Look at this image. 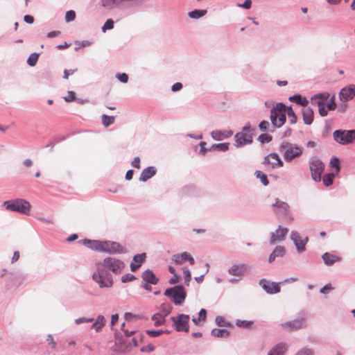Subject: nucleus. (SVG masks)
Returning a JSON list of instances; mask_svg holds the SVG:
<instances>
[{"instance_id":"nucleus-1","label":"nucleus","mask_w":355,"mask_h":355,"mask_svg":"<svg viewBox=\"0 0 355 355\" xmlns=\"http://www.w3.org/2000/svg\"><path fill=\"white\" fill-rule=\"evenodd\" d=\"M125 268V263L115 257H109L103 262L96 263V272L92 275V279L101 288H109L112 286V275L105 270L107 269L115 274H120Z\"/></svg>"},{"instance_id":"nucleus-2","label":"nucleus","mask_w":355,"mask_h":355,"mask_svg":"<svg viewBox=\"0 0 355 355\" xmlns=\"http://www.w3.org/2000/svg\"><path fill=\"white\" fill-rule=\"evenodd\" d=\"M83 244L91 249L110 254H118L125 252L124 247L119 243L114 241L85 239L83 240Z\"/></svg>"},{"instance_id":"nucleus-3","label":"nucleus","mask_w":355,"mask_h":355,"mask_svg":"<svg viewBox=\"0 0 355 355\" xmlns=\"http://www.w3.org/2000/svg\"><path fill=\"white\" fill-rule=\"evenodd\" d=\"M6 209L8 211H16L25 215H30L31 205L24 199L17 198L14 200H8L3 202Z\"/></svg>"},{"instance_id":"nucleus-4","label":"nucleus","mask_w":355,"mask_h":355,"mask_svg":"<svg viewBox=\"0 0 355 355\" xmlns=\"http://www.w3.org/2000/svg\"><path fill=\"white\" fill-rule=\"evenodd\" d=\"M286 107L282 103H277L270 112V121L274 127L280 128L286 122Z\"/></svg>"},{"instance_id":"nucleus-5","label":"nucleus","mask_w":355,"mask_h":355,"mask_svg":"<svg viewBox=\"0 0 355 355\" xmlns=\"http://www.w3.org/2000/svg\"><path fill=\"white\" fill-rule=\"evenodd\" d=\"M279 150L284 153V159L291 162L302 154L303 148L296 144L284 142L281 144Z\"/></svg>"},{"instance_id":"nucleus-6","label":"nucleus","mask_w":355,"mask_h":355,"mask_svg":"<svg viewBox=\"0 0 355 355\" xmlns=\"http://www.w3.org/2000/svg\"><path fill=\"white\" fill-rule=\"evenodd\" d=\"M334 139L338 144L347 145L355 141V130H337L333 133Z\"/></svg>"},{"instance_id":"nucleus-7","label":"nucleus","mask_w":355,"mask_h":355,"mask_svg":"<svg viewBox=\"0 0 355 355\" xmlns=\"http://www.w3.org/2000/svg\"><path fill=\"white\" fill-rule=\"evenodd\" d=\"M164 295L170 297L175 304H182L186 298V291L182 286H176L166 289Z\"/></svg>"},{"instance_id":"nucleus-8","label":"nucleus","mask_w":355,"mask_h":355,"mask_svg":"<svg viewBox=\"0 0 355 355\" xmlns=\"http://www.w3.org/2000/svg\"><path fill=\"white\" fill-rule=\"evenodd\" d=\"M311 177L315 182H320L324 171V164L318 158H312L309 162Z\"/></svg>"},{"instance_id":"nucleus-9","label":"nucleus","mask_w":355,"mask_h":355,"mask_svg":"<svg viewBox=\"0 0 355 355\" xmlns=\"http://www.w3.org/2000/svg\"><path fill=\"white\" fill-rule=\"evenodd\" d=\"M236 142L238 145H245L252 141V130L249 123L246 124L241 132L235 135Z\"/></svg>"},{"instance_id":"nucleus-10","label":"nucleus","mask_w":355,"mask_h":355,"mask_svg":"<svg viewBox=\"0 0 355 355\" xmlns=\"http://www.w3.org/2000/svg\"><path fill=\"white\" fill-rule=\"evenodd\" d=\"M171 320L173 322V326L178 331H189V322L190 317L189 315L180 314L176 317H172Z\"/></svg>"},{"instance_id":"nucleus-11","label":"nucleus","mask_w":355,"mask_h":355,"mask_svg":"<svg viewBox=\"0 0 355 355\" xmlns=\"http://www.w3.org/2000/svg\"><path fill=\"white\" fill-rule=\"evenodd\" d=\"M263 164L268 168H275L283 166L282 161L280 159L279 157L276 153H270V155L266 156L264 159Z\"/></svg>"},{"instance_id":"nucleus-12","label":"nucleus","mask_w":355,"mask_h":355,"mask_svg":"<svg viewBox=\"0 0 355 355\" xmlns=\"http://www.w3.org/2000/svg\"><path fill=\"white\" fill-rule=\"evenodd\" d=\"M288 232V229L283 227L279 225L275 232L271 234L270 239V243L271 244L275 243L277 241H282L285 239L286 234Z\"/></svg>"},{"instance_id":"nucleus-13","label":"nucleus","mask_w":355,"mask_h":355,"mask_svg":"<svg viewBox=\"0 0 355 355\" xmlns=\"http://www.w3.org/2000/svg\"><path fill=\"white\" fill-rule=\"evenodd\" d=\"M304 318L295 319L291 322H287L282 324V327L288 331L297 330L305 326Z\"/></svg>"},{"instance_id":"nucleus-14","label":"nucleus","mask_w":355,"mask_h":355,"mask_svg":"<svg viewBox=\"0 0 355 355\" xmlns=\"http://www.w3.org/2000/svg\"><path fill=\"white\" fill-rule=\"evenodd\" d=\"M355 96V85H349L343 88L339 93V98L342 101H347L352 99Z\"/></svg>"},{"instance_id":"nucleus-15","label":"nucleus","mask_w":355,"mask_h":355,"mask_svg":"<svg viewBox=\"0 0 355 355\" xmlns=\"http://www.w3.org/2000/svg\"><path fill=\"white\" fill-rule=\"evenodd\" d=\"M260 285L268 293L270 294L277 293L280 291V286L278 284L275 282H270L265 279H262L260 282Z\"/></svg>"},{"instance_id":"nucleus-16","label":"nucleus","mask_w":355,"mask_h":355,"mask_svg":"<svg viewBox=\"0 0 355 355\" xmlns=\"http://www.w3.org/2000/svg\"><path fill=\"white\" fill-rule=\"evenodd\" d=\"M274 211L279 214H287L289 211V206L287 203L280 201L279 199H276L275 202L272 204Z\"/></svg>"},{"instance_id":"nucleus-17","label":"nucleus","mask_w":355,"mask_h":355,"mask_svg":"<svg viewBox=\"0 0 355 355\" xmlns=\"http://www.w3.org/2000/svg\"><path fill=\"white\" fill-rule=\"evenodd\" d=\"M291 239L295 243L297 249L299 252L304 251L305 250V245L306 241H308V238H306L305 240H302L300 238V236L297 232H292L291 233Z\"/></svg>"},{"instance_id":"nucleus-18","label":"nucleus","mask_w":355,"mask_h":355,"mask_svg":"<svg viewBox=\"0 0 355 355\" xmlns=\"http://www.w3.org/2000/svg\"><path fill=\"white\" fill-rule=\"evenodd\" d=\"M146 258V253H141L139 254H136L133 257V261L130 263V268L132 272L136 271L144 262Z\"/></svg>"},{"instance_id":"nucleus-19","label":"nucleus","mask_w":355,"mask_h":355,"mask_svg":"<svg viewBox=\"0 0 355 355\" xmlns=\"http://www.w3.org/2000/svg\"><path fill=\"white\" fill-rule=\"evenodd\" d=\"M173 260L177 264H182L188 261L191 265L194 264L193 258L187 252H183L180 254H175L173 256Z\"/></svg>"},{"instance_id":"nucleus-20","label":"nucleus","mask_w":355,"mask_h":355,"mask_svg":"<svg viewBox=\"0 0 355 355\" xmlns=\"http://www.w3.org/2000/svg\"><path fill=\"white\" fill-rule=\"evenodd\" d=\"M248 268L245 264L234 265L229 269V272L234 276H241L248 270Z\"/></svg>"},{"instance_id":"nucleus-21","label":"nucleus","mask_w":355,"mask_h":355,"mask_svg":"<svg viewBox=\"0 0 355 355\" xmlns=\"http://www.w3.org/2000/svg\"><path fill=\"white\" fill-rule=\"evenodd\" d=\"M156 173V169L154 166H148L144 168L140 175L139 180L141 182H146Z\"/></svg>"},{"instance_id":"nucleus-22","label":"nucleus","mask_w":355,"mask_h":355,"mask_svg":"<svg viewBox=\"0 0 355 355\" xmlns=\"http://www.w3.org/2000/svg\"><path fill=\"white\" fill-rule=\"evenodd\" d=\"M142 279L146 283L151 284H156L158 282V278L156 277L152 270L148 269L145 270L142 274Z\"/></svg>"},{"instance_id":"nucleus-23","label":"nucleus","mask_w":355,"mask_h":355,"mask_svg":"<svg viewBox=\"0 0 355 355\" xmlns=\"http://www.w3.org/2000/svg\"><path fill=\"white\" fill-rule=\"evenodd\" d=\"M303 121L305 124L311 125L313 121L314 114L313 111L310 107H306L302 111Z\"/></svg>"},{"instance_id":"nucleus-24","label":"nucleus","mask_w":355,"mask_h":355,"mask_svg":"<svg viewBox=\"0 0 355 355\" xmlns=\"http://www.w3.org/2000/svg\"><path fill=\"white\" fill-rule=\"evenodd\" d=\"M286 350L287 346L285 344L280 343L271 349L268 355H284Z\"/></svg>"},{"instance_id":"nucleus-25","label":"nucleus","mask_w":355,"mask_h":355,"mask_svg":"<svg viewBox=\"0 0 355 355\" xmlns=\"http://www.w3.org/2000/svg\"><path fill=\"white\" fill-rule=\"evenodd\" d=\"M322 259L324 263L328 266H331L336 261H338L341 259L340 257L328 252H326L322 255Z\"/></svg>"},{"instance_id":"nucleus-26","label":"nucleus","mask_w":355,"mask_h":355,"mask_svg":"<svg viewBox=\"0 0 355 355\" xmlns=\"http://www.w3.org/2000/svg\"><path fill=\"white\" fill-rule=\"evenodd\" d=\"M232 135L231 131H220L214 130L211 132V136L215 140H222L225 138H228Z\"/></svg>"},{"instance_id":"nucleus-27","label":"nucleus","mask_w":355,"mask_h":355,"mask_svg":"<svg viewBox=\"0 0 355 355\" xmlns=\"http://www.w3.org/2000/svg\"><path fill=\"white\" fill-rule=\"evenodd\" d=\"M285 248L283 246H277L275 248V249L273 250V252L270 254L269 257V262H272L275 261L276 257H283L285 254Z\"/></svg>"},{"instance_id":"nucleus-28","label":"nucleus","mask_w":355,"mask_h":355,"mask_svg":"<svg viewBox=\"0 0 355 355\" xmlns=\"http://www.w3.org/2000/svg\"><path fill=\"white\" fill-rule=\"evenodd\" d=\"M105 324V319L103 315H98L96 321L92 325V329L96 332L100 331Z\"/></svg>"},{"instance_id":"nucleus-29","label":"nucleus","mask_w":355,"mask_h":355,"mask_svg":"<svg viewBox=\"0 0 355 355\" xmlns=\"http://www.w3.org/2000/svg\"><path fill=\"white\" fill-rule=\"evenodd\" d=\"M289 101H295L297 104L306 107L309 101L306 98H302L300 95H295L289 97Z\"/></svg>"},{"instance_id":"nucleus-30","label":"nucleus","mask_w":355,"mask_h":355,"mask_svg":"<svg viewBox=\"0 0 355 355\" xmlns=\"http://www.w3.org/2000/svg\"><path fill=\"white\" fill-rule=\"evenodd\" d=\"M164 315L162 313H157L152 316V320L154 322V325L157 327L162 325L164 322Z\"/></svg>"},{"instance_id":"nucleus-31","label":"nucleus","mask_w":355,"mask_h":355,"mask_svg":"<svg viewBox=\"0 0 355 355\" xmlns=\"http://www.w3.org/2000/svg\"><path fill=\"white\" fill-rule=\"evenodd\" d=\"M211 334L217 338H227L229 336V332L226 329H214L211 331Z\"/></svg>"},{"instance_id":"nucleus-32","label":"nucleus","mask_w":355,"mask_h":355,"mask_svg":"<svg viewBox=\"0 0 355 355\" xmlns=\"http://www.w3.org/2000/svg\"><path fill=\"white\" fill-rule=\"evenodd\" d=\"M101 120L103 125L107 128L114 123L115 117L112 116L103 114L101 116Z\"/></svg>"},{"instance_id":"nucleus-33","label":"nucleus","mask_w":355,"mask_h":355,"mask_svg":"<svg viewBox=\"0 0 355 355\" xmlns=\"http://www.w3.org/2000/svg\"><path fill=\"white\" fill-rule=\"evenodd\" d=\"M286 114L291 123L294 124L297 122V116L291 107L286 108Z\"/></svg>"},{"instance_id":"nucleus-34","label":"nucleus","mask_w":355,"mask_h":355,"mask_svg":"<svg viewBox=\"0 0 355 355\" xmlns=\"http://www.w3.org/2000/svg\"><path fill=\"white\" fill-rule=\"evenodd\" d=\"M207 13V10H195L189 13V15L191 18L193 19H198L202 16H204Z\"/></svg>"},{"instance_id":"nucleus-35","label":"nucleus","mask_w":355,"mask_h":355,"mask_svg":"<svg viewBox=\"0 0 355 355\" xmlns=\"http://www.w3.org/2000/svg\"><path fill=\"white\" fill-rule=\"evenodd\" d=\"M38 58H39L38 53H31L27 60L28 64L31 67H34L37 64V62L38 61Z\"/></svg>"},{"instance_id":"nucleus-36","label":"nucleus","mask_w":355,"mask_h":355,"mask_svg":"<svg viewBox=\"0 0 355 355\" xmlns=\"http://www.w3.org/2000/svg\"><path fill=\"white\" fill-rule=\"evenodd\" d=\"M335 175L336 174L334 173H328V174L325 175L322 178L324 184L327 187L331 185L333 183V179L334 178Z\"/></svg>"},{"instance_id":"nucleus-37","label":"nucleus","mask_w":355,"mask_h":355,"mask_svg":"<svg viewBox=\"0 0 355 355\" xmlns=\"http://www.w3.org/2000/svg\"><path fill=\"white\" fill-rule=\"evenodd\" d=\"M329 164L331 167L335 168L336 174H338L340 170L339 159L336 157H332Z\"/></svg>"},{"instance_id":"nucleus-38","label":"nucleus","mask_w":355,"mask_h":355,"mask_svg":"<svg viewBox=\"0 0 355 355\" xmlns=\"http://www.w3.org/2000/svg\"><path fill=\"white\" fill-rule=\"evenodd\" d=\"M257 178H260L261 182L263 185L266 186L268 184V180L267 179V177L265 174L262 173L261 171H257L255 173Z\"/></svg>"},{"instance_id":"nucleus-39","label":"nucleus","mask_w":355,"mask_h":355,"mask_svg":"<svg viewBox=\"0 0 355 355\" xmlns=\"http://www.w3.org/2000/svg\"><path fill=\"white\" fill-rule=\"evenodd\" d=\"M214 148H216L221 151H226L229 148V144L228 143H223V144H214L212 146Z\"/></svg>"},{"instance_id":"nucleus-40","label":"nucleus","mask_w":355,"mask_h":355,"mask_svg":"<svg viewBox=\"0 0 355 355\" xmlns=\"http://www.w3.org/2000/svg\"><path fill=\"white\" fill-rule=\"evenodd\" d=\"M76 18V12L73 10H69L66 12L65 20L67 22L73 21Z\"/></svg>"},{"instance_id":"nucleus-41","label":"nucleus","mask_w":355,"mask_h":355,"mask_svg":"<svg viewBox=\"0 0 355 355\" xmlns=\"http://www.w3.org/2000/svg\"><path fill=\"white\" fill-rule=\"evenodd\" d=\"M114 27V21L111 19H107L102 27V30L105 32L106 30L112 29Z\"/></svg>"},{"instance_id":"nucleus-42","label":"nucleus","mask_w":355,"mask_h":355,"mask_svg":"<svg viewBox=\"0 0 355 355\" xmlns=\"http://www.w3.org/2000/svg\"><path fill=\"white\" fill-rule=\"evenodd\" d=\"M252 324V322H251V321L240 320H238L236 322V324L238 327H244V328L249 327Z\"/></svg>"},{"instance_id":"nucleus-43","label":"nucleus","mask_w":355,"mask_h":355,"mask_svg":"<svg viewBox=\"0 0 355 355\" xmlns=\"http://www.w3.org/2000/svg\"><path fill=\"white\" fill-rule=\"evenodd\" d=\"M64 99L66 102H72L76 99V94L73 91H69L67 93V95L64 97Z\"/></svg>"},{"instance_id":"nucleus-44","label":"nucleus","mask_w":355,"mask_h":355,"mask_svg":"<svg viewBox=\"0 0 355 355\" xmlns=\"http://www.w3.org/2000/svg\"><path fill=\"white\" fill-rule=\"evenodd\" d=\"M311 103H312V104L316 105L318 107L325 105V102L323 100L320 99L318 97H315V96H313L311 98Z\"/></svg>"},{"instance_id":"nucleus-45","label":"nucleus","mask_w":355,"mask_h":355,"mask_svg":"<svg viewBox=\"0 0 355 355\" xmlns=\"http://www.w3.org/2000/svg\"><path fill=\"white\" fill-rule=\"evenodd\" d=\"M122 340H119V345L117 346L116 348H115L114 350L123 352L128 349L129 347L128 345L124 346L122 343Z\"/></svg>"},{"instance_id":"nucleus-46","label":"nucleus","mask_w":355,"mask_h":355,"mask_svg":"<svg viewBox=\"0 0 355 355\" xmlns=\"http://www.w3.org/2000/svg\"><path fill=\"white\" fill-rule=\"evenodd\" d=\"M259 140L261 143L269 142L272 140V137L268 134H262L259 136Z\"/></svg>"},{"instance_id":"nucleus-47","label":"nucleus","mask_w":355,"mask_h":355,"mask_svg":"<svg viewBox=\"0 0 355 355\" xmlns=\"http://www.w3.org/2000/svg\"><path fill=\"white\" fill-rule=\"evenodd\" d=\"M206 317L207 311L205 309H202L198 313V320L200 322H204L206 320Z\"/></svg>"},{"instance_id":"nucleus-48","label":"nucleus","mask_w":355,"mask_h":355,"mask_svg":"<svg viewBox=\"0 0 355 355\" xmlns=\"http://www.w3.org/2000/svg\"><path fill=\"white\" fill-rule=\"evenodd\" d=\"M163 331L158 330V331H154V330H147L146 334L150 336V337H157L162 334Z\"/></svg>"},{"instance_id":"nucleus-49","label":"nucleus","mask_w":355,"mask_h":355,"mask_svg":"<svg viewBox=\"0 0 355 355\" xmlns=\"http://www.w3.org/2000/svg\"><path fill=\"white\" fill-rule=\"evenodd\" d=\"M76 43L78 44V46L76 47V50H78L80 48L89 46L92 44V42H90L89 41H87V40H83L82 42H76Z\"/></svg>"},{"instance_id":"nucleus-50","label":"nucleus","mask_w":355,"mask_h":355,"mask_svg":"<svg viewBox=\"0 0 355 355\" xmlns=\"http://www.w3.org/2000/svg\"><path fill=\"white\" fill-rule=\"evenodd\" d=\"M183 274H184V281L186 283H187V284H189V282L191 281V272L189 271V270L188 269H184L183 270Z\"/></svg>"},{"instance_id":"nucleus-51","label":"nucleus","mask_w":355,"mask_h":355,"mask_svg":"<svg viewBox=\"0 0 355 355\" xmlns=\"http://www.w3.org/2000/svg\"><path fill=\"white\" fill-rule=\"evenodd\" d=\"M116 78L122 83H127L128 80V76L126 73H117Z\"/></svg>"},{"instance_id":"nucleus-52","label":"nucleus","mask_w":355,"mask_h":355,"mask_svg":"<svg viewBox=\"0 0 355 355\" xmlns=\"http://www.w3.org/2000/svg\"><path fill=\"white\" fill-rule=\"evenodd\" d=\"M46 341H47L48 344L51 347V348L55 349L56 343L55 342L52 335L49 334L47 336Z\"/></svg>"},{"instance_id":"nucleus-53","label":"nucleus","mask_w":355,"mask_h":355,"mask_svg":"<svg viewBox=\"0 0 355 355\" xmlns=\"http://www.w3.org/2000/svg\"><path fill=\"white\" fill-rule=\"evenodd\" d=\"M216 322L217 324L220 327H225L228 325V323L225 322V319L223 317L218 316L216 318Z\"/></svg>"},{"instance_id":"nucleus-54","label":"nucleus","mask_w":355,"mask_h":355,"mask_svg":"<svg viewBox=\"0 0 355 355\" xmlns=\"http://www.w3.org/2000/svg\"><path fill=\"white\" fill-rule=\"evenodd\" d=\"M154 350H155V347L151 344H148L146 346H144L141 349V351L143 352H151Z\"/></svg>"},{"instance_id":"nucleus-55","label":"nucleus","mask_w":355,"mask_h":355,"mask_svg":"<svg viewBox=\"0 0 355 355\" xmlns=\"http://www.w3.org/2000/svg\"><path fill=\"white\" fill-rule=\"evenodd\" d=\"M135 279V277L132 274H126L122 277L123 282H131Z\"/></svg>"},{"instance_id":"nucleus-56","label":"nucleus","mask_w":355,"mask_h":355,"mask_svg":"<svg viewBox=\"0 0 355 355\" xmlns=\"http://www.w3.org/2000/svg\"><path fill=\"white\" fill-rule=\"evenodd\" d=\"M318 108H319V113H320V116H325L327 115L328 109H327L326 105L318 107Z\"/></svg>"},{"instance_id":"nucleus-57","label":"nucleus","mask_w":355,"mask_h":355,"mask_svg":"<svg viewBox=\"0 0 355 355\" xmlns=\"http://www.w3.org/2000/svg\"><path fill=\"white\" fill-rule=\"evenodd\" d=\"M314 96L318 97L325 102L329 98V94L328 92H324V93H320V94H316Z\"/></svg>"},{"instance_id":"nucleus-58","label":"nucleus","mask_w":355,"mask_h":355,"mask_svg":"<svg viewBox=\"0 0 355 355\" xmlns=\"http://www.w3.org/2000/svg\"><path fill=\"white\" fill-rule=\"evenodd\" d=\"M269 125L270 124L268 121H262L259 124V128L263 131H266L268 129Z\"/></svg>"},{"instance_id":"nucleus-59","label":"nucleus","mask_w":355,"mask_h":355,"mask_svg":"<svg viewBox=\"0 0 355 355\" xmlns=\"http://www.w3.org/2000/svg\"><path fill=\"white\" fill-rule=\"evenodd\" d=\"M171 306L170 305H166L163 306L162 311L161 312L164 317L167 316L171 311Z\"/></svg>"},{"instance_id":"nucleus-60","label":"nucleus","mask_w":355,"mask_h":355,"mask_svg":"<svg viewBox=\"0 0 355 355\" xmlns=\"http://www.w3.org/2000/svg\"><path fill=\"white\" fill-rule=\"evenodd\" d=\"M132 166L137 168H140V158L139 157H136L134 158L133 161L131 163Z\"/></svg>"},{"instance_id":"nucleus-61","label":"nucleus","mask_w":355,"mask_h":355,"mask_svg":"<svg viewBox=\"0 0 355 355\" xmlns=\"http://www.w3.org/2000/svg\"><path fill=\"white\" fill-rule=\"evenodd\" d=\"M76 71H77V69H64V78L65 79H68L69 78V75H71L73 74V73H75Z\"/></svg>"},{"instance_id":"nucleus-62","label":"nucleus","mask_w":355,"mask_h":355,"mask_svg":"<svg viewBox=\"0 0 355 355\" xmlns=\"http://www.w3.org/2000/svg\"><path fill=\"white\" fill-rule=\"evenodd\" d=\"M332 289H333V288L331 286V284H327L323 288H321L320 293H324V294H327L330 291H331Z\"/></svg>"},{"instance_id":"nucleus-63","label":"nucleus","mask_w":355,"mask_h":355,"mask_svg":"<svg viewBox=\"0 0 355 355\" xmlns=\"http://www.w3.org/2000/svg\"><path fill=\"white\" fill-rule=\"evenodd\" d=\"M327 107L329 110H334L336 107V104L334 102V100L332 99L327 105H326Z\"/></svg>"},{"instance_id":"nucleus-64","label":"nucleus","mask_w":355,"mask_h":355,"mask_svg":"<svg viewBox=\"0 0 355 355\" xmlns=\"http://www.w3.org/2000/svg\"><path fill=\"white\" fill-rule=\"evenodd\" d=\"M296 355H313V352L309 349H303L299 352Z\"/></svg>"}]
</instances>
